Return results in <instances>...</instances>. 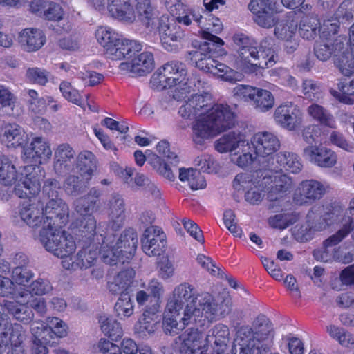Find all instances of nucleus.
Listing matches in <instances>:
<instances>
[{
	"instance_id": "6ab92c4d",
	"label": "nucleus",
	"mask_w": 354,
	"mask_h": 354,
	"mask_svg": "<svg viewBox=\"0 0 354 354\" xmlns=\"http://www.w3.org/2000/svg\"><path fill=\"white\" fill-rule=\"evenodd\" d=\"M142 50V45L135 40L124 39L119 44H113L104 50L106 57L111 60L131 59Z\"/></svg>"
},
{
	"instance_id": "aec40b11",
	"label": "nucleus",
	"mask_w": 354,
	"mask_h": 354,
	"mask_svg": "<svg viewBox=\"0 0 354 354\" xmlns=\"http://www.w3.org/2000/svg\"><path fill=\"white\" fill-rule=\"evenodd\" d=\"M345 48L342 39H332L326 37V35L319 36L314 44V54L316 57L322 62L327 61L332 55H337Z\"/></svg>"
},
{
	"instance_id": "e433bc0d",
	"label": "nucleus",
	"mask_w": 354,
	"mask_h": 354,
	"mask_svg": "<svg viewBox=\"0 0 354 354\" xmlns=\"http://www.w3.org/2000/svg\"><path fill=\"white\" fill-rule=\"evenodd\" d=\"M203 37L207 41L201 43L199 45L198 49L195 51H201V53H205V55H208L214 54L222 55L224 54V49L223 48L224 42L221 38L207 31L203 32Z\"/></svg>"
},
{
	"instance_id": "de8ad7c7",
	"label": "nucleus",
	"mask_w": 354,
	"mask_h": 354,
	"mask_svg": "<svg viewBox=\"0 0 354 354\" xmlns=\"http://www.w3.org/2000/svg\"><path fill=\"white\" fill-rule=\"evenodd\" d=\"M17 180L15 167L5 156H0V184L10 186Z\"/></svg>"
},
{
	"instance_id": "603ef678",
	"label": "nucleus",
	"mask_w": 354,
	"mask_h": 354,
	"mask_svg": "<svg viewBox=\"0 0 354 354\" xmlns=\"http://www.w3.org/2000/svg\"><path fill=\"white\" fill-rule=\"evenodd\" d=\"M148 162L160 175L169 180L174 181L176 176L169 163L165 162L158 156L151 153V156H148Z\"/></svg>"
},
{
	"instance_id": "b1692460",
	"label": "nucleus",
	"mask_w": 354,
	"mask_h": 354,
	"mask_svg": "<svg viewBox=\"0 0 354 354\" xmlns=\"http://www.w3.org/2000/svg\"><path fill=\"white\" fill-rule=\"evenodd\" d=\"M52 151L49 144L41 137L35 138L30 147L24 149V157L35 163H41L50 158Z\"/></svg>"
},
{
	"instance_id": "4d7b16f0",
	"label": "nucleus",
	"mask_w": 354,
	"mask_h": 354,
	"mask_svg": "<svg viewBox=\"0 0 354 354\" xmlns=\"http://www.w3.org/2000/svg\"><path fill=\"white\" fill-rule=\"evenodd\" d=\"M102 260L105 263L109 265H115L118 263H124L125 255L116 245H111L110 246H103L102 249Z\"/></svg>"
},
{
	"instance_id": "c85d7f7f",
	"label": "nucleus",
	"mask_w": 354,
	"mask_h": 354,
	"mask_svg": "<svg viewBox=\"0 0 354 354\" xmlns=\"http://www.w3.org/2000/svg\"><path fill=\"white\" fill-rule=\"evenodd\" d=\"M247 142L243 135L230 132L217 140L214 146L219 153H227L239 149L241 147H247Z\"/></svg>"
},
{
	"instance_id": "f03ea898",
	"label": "nucleus",
	"mask_w": 354,
	"mask_h": 354,
	"mask_svg": "<svg viewBox=\"0 0 354 354\" xmlns=\"http://www.w3.org/2000/svg\"><path fill=\"white\" fill-rule=\"evenodd\" d=\"M235 115L227 104H214L192 125L193 141L198 147H203L206 140L232 128Z\"/></svg>"
},
{
	"instance_id": "ea45409f",
	"label": "nucleus",
	"mask_w": 354,
	"mask_h": 354,
	"mask_svg": "<svg viewBox=\"0 0 354 354\" xmlns=\"http://www.w3.org/2000/svg\"><path fill=\"white\" fill-rule=\"evenodd\" d=\"M178 178L183 183H187L188 185L193 190L203 189L206 186L205 178L201 174V172L194 168L178 169Z\"/></svg>"
},
{
	"instance_id": "6e6d98bb",
	"label": "nucleus",
	"mask_w": 354,
	"mask_h": 354,
	"mask_svg": "<svg viewBox=\"0 0 354 354\" xmlns=\"http://www.w3.org/2000/svg\"><path fill=\"white\" fill-rule=\"evenodd\" d=\"M173 293L176 295L177 298L183 300L186 304L190 301V304L187 305L193 306L194 303H196L198 295L195 288L187 283H183L176 286Z\"/></svg>"
},
{
	"instance_id": "9b49d317",
	"label": "nucleus",
	"mask_w": 354,
	"mask_h": 354,
	"mask_svg": "<svg viewBox=\"0 0 354 354\" xmlns=\"http://www.w3.org/2000/svg\"><path fill=\"white\" fill-rule=\"evenodd\" d=\"M158 31L163 47L169 51L176 50L183 38L181 27L174 20L162 16L159 19Z\"/></svg>"
},
{
	"instance_id": "cd10ccee",
	"label": "nucleus",
	"mask_w": 354,
	"mask_h": 354,
	"mask_svg": "<svg viewBox=\"0 0 354 354\" xmlns=\"http://www.w3.org/2000/svg\"><path fill=\"white\" fill-rule=\"evenodd\" d=\"M1 306L3 308V312L6 310L17 320L24 324L30 322L33 319L34 314L28 306L25 298H23L19 301H4L3 304H1ZM4 317L5 315L3 314Z\"/></svg>"
},
{
	"instance_id": "f3484780",
	"label": "nucleus",
	"mask_w": 354,
	"mask_h": 354,
	"mask_svg": "<svg viewBox=\"0 0 354 354\" xmlns=\"http://www.w3.org/2000/svg\"><path fill=\"white\" fill-rule=\"evenodd\" d=\"M324 192V187L320 182L315 180H303L294 192L293 201L299 205L311 204L320 199Z\"/></svg>"
},
{
	"instance_id": "f8f14e48",
	"label": "nucleus",
	"mask_w": 354,
	"mask_h": 354,
	"mask_svg": "<svg viewBox=\"0 0 354 354\" xmlns=\"http://www.w3.org/2000/svg\"><path fill=\"white\" fill-rule=\"evenodd\" d=\"M248 9L255 15L254 20L259 26L270 28L276 24L273 13L278 8L274 0H251Z\"/></svg>"
},
{
	"instance_id": "49530a36",
	"label": "nucleus",
	"mask_w": 354,
	"mask_h": 354,
	"mask_svg": "<svg viewBox=\"0 0 354 354\" xmlns=\"http://www.w3.org/2000/svg\"><path fill=\"white\" fill-rule=\"evenodd\" d=\"M334 64L345 76H350L354 72V55L348 49L337 53L334 58Z\"/></svg>"
},
{
	"instance_id": "6e6552de",
	"label": "nucleus",
	"mask_w": 354,
	"mask_h": 354,
	"mask_svg": "<svg viewBox=\"0 0 354 354\" xmlns=\"http://www.w3.org/2000/svg\"><path fill=\"white\" fill-rule=\"evenodd\" d=\"M354 240V197L350 201L346 214L342 219V227L324 242V250H315L313 256L317 260L327 262L328 261V248L337 245L350 232Z\"/></svg>"
},
{
	"instance_id": "5701e85b",
	"label": "nucleus",
	"mask_w": 354,
	"mask_h": 354,
	"mask_svg": "<svg viewBox=\"0 0 354 354\" xmlns=\"http://www.w3.org/2000/svg\"><path fill=\"white\" fill-rule=\"evenodd\" d=\"M304 156L321 167H332L337 162V156L326 147H308L304 149Z\"/></svg>"
},
{
	"instance_id": "0eeeda50",
	"label": "nucleus",
	"mask_w": 354,
	"mask_h": 354,
	"mask_svg": "<svg viewBox=\"0 0 354 354\" xmlns=\"http://www.w3.org/2000/svg\"><path fill=\"white\" fill-rule=\"evenodd\" d=\"M234 97L237 99L250 102L258 111L266 112L274 105V97L268 90L248 85H238L233 89Z\"/></svg>"
},
{
	"instance_id": "2f4dec72",
	"label": "nucleus",
	"mask_w": 354,
	"mask_h": 354,
	"mask_svg": "<svg viewBox=\"0 0 354 354\" xmlns=\"http://www.w3.org/2000/svg\"><path fill=\"white\" fill-rule=\"evenodd\" d=\"M3 140L8 147H23L27 142V136L19 125L9 123L3 127Z\"/></svg>"
},
{
	"instance_id": "79ce46f5",
	"label": "nucleus",
	"mask_w": 354,
	"mask_h": 354,
	"mask_svg": "<svg viewBox=\"0 0 354 354\" xmlns=\"http://www.w3.org/2000/svg\"><path fill=\"white\" fill-rule=\"evenodd\" d=\"M90 179L80 178L75 175H69L65 180L63 187L65 192L72 196H77L86 192L88 187Z\"/></svg>"
},
{
	"instance_id": "412c9836",
	"label": "nucleus",
	"mask_w": 354,
	"mask_h": 354,
	"mask_svg": "<svg viewBox=\"0 0 354 354\" xmlns=\"http://www.w3.org/2000/svg\"><path fill=\"white\" fill-rule=\"evenodd\" d=\"M252 144L255 151V155L259 157L269 156L280 147L277 137L269 132L256 133L253 136Z\"/></svg>"
},
{
	"instance_id": "69168bd1",
	"label": "nucleus",
	"mask_w": 354,
	"mask_h": 354,
	"mask_svg": "<svg viewBox=\"0 0 354 354\" xmlns=\"http://www.w3.org/2000/svg\"><path fill=\"white\" fill-rule=\"evenodd\" d=\"M239 150H241V154L236 158V163L240 167L245 168L248 167L259 157L257 155L253 156L251 153V147L248 142H247V147H241ZM239 153V151L235 153V154Z\"/></svg>"
},
{
	"instance_id": "39448f33",
	"label": "nucleus",
	"mask_w": 354,
	"mask_h": 354,
	"mask_svg": "<svg viewBox=\"0 0 354 354\" xmlns=\"http://www.w3.org/2000/svg\"><path fill=\"white\" fill-rule=\"evenodd\" d=\"M237 51L236 64L245 73H254L259 68L272 67L276 62L274 53L266 40L261 42L259 49L253 44Z\"/></svg>"
},
{
	"instance_id": "1a4fd4ad",
	"label": "nucleus",
	"mask_w": 354,
	"mask_h": 354,
	"mask_svg": "<svg viewBox=\"0 0 354 354\" xmlns=\"http://www.w3.org/2000/svg\"><path fill=\"white\" fill-rule=\"evenodd\" d=\"M279 167L268 165L271 174H266L262 180V184L267 187L268 199L276 201L282 197V194L289 190L292 185L291 178L279 170Z\"/></svg>"
},
{
	"instance_id": "f257e3e1",
	"label": "nucleus",
	"mask_w": 354,
	"mask_h": 354,
	"mask_svg": "<svg viewBox=\"0 0 354 354\" xmlns=\"http://www.w3.org/2000/svg\"><path fill=\"white\" fill-rule=\"evenodd\" d=\"M274 330L270 320L263 314L252 322V326H243L236 333L232 354H260L272 344Z\"/></svg>"
},
{
	"instance_id": "a18cd8bd",
	"label": "nucleus",
	"mask_w": 354,
	"mask_h": 354,
	"mask_svg": "<svg viewBox=\"0 0 354 354\" xmlns=\"http://www.w3.org/2000/svg\"><path fill=\"white\" fill-rule=\"evenodd\" d=\"M53 289L50 283L46 279H38L24 290L19 291L17 299L32 298L33 295H42L50 292Z\"/></svg>"
},
{
	"instance_id": "ddd939ff",
	"label": "nucleus",
	"mask_w": 354,
	"mask_h": 354,
	"mask_svg": "<svg viewBox=\"0 0 354 354\" xmlns=\"http://www.w3.org/2000/svg\"><path fill=\"white\" fill-rule=\"evenodd\" d=\"M42 237V245L46 250L58 257L67 258L76 249V244L73 236L64 230H58V234L55 237L53 242H50L45 235H43Z\"/></svg>"
},
{
	"instance_id": "473e14b6",
	"label": "nucleus",
	"mask_w": 354,
	"mask_h": 354,
	"mask_svg": "<svg viewBox=\"0 0 354 354\" xmlns=\"http://www.w3.org/2000/svg\"><path fill=\"white\" fill-rule=\"evenodd\" d=\"M138 243L136 231L131 227L124 230L120 234L115 245L123 252L126 259H130L136 252Z\"/></svg>"
},
{
	"instance_id": "393cba45",
	"label": "nucleus",
	"mask_w": 354,
	"mask_h": 354,
	"mask_svg": "<svg viewBox=\"0 0 354 354\" xmlns=\"http://www.w3.org/2000/svg\"><path fill=\"white\" fill-rule=\"evenodd\" d=\"M109 205L110 212L108 226L113 231H118L122 227L126 217L124 200L120 196L114 194L109 200Z\"/></svg>"
},
{
	"instance_id": "72a5a7b5",
	"label": "nucleus",
	"mask_w": 354,
	"mask_h": 354,
	"mask_svg": "<svg viewBox=\"0 0 354 354\" xmlns=\"http://www.w3.org/2000/svg\"><path fill=\"white\" fill-rule=\"evenodd\" d=\"M134 271L131 269L120 272L114 277L112 281L109 282L108 289L113 295L128 292L127 289L133 282Z\"/></svg>"
},
{
	"instance_id": "09e8293b",
	"label": "nucleus",
	"mask_w": 354,
	"mask_h": 354,
	"mask_svg": "<svg viewBox=\"0 0 354 354\" xmlns=\"http://www.w3.org/2000/svg\"><path fill=\"white\" fill-rule=\"evenodd\" d=\"M115 315L120 319L129 317L133 313V306L129 292L121 294L115 304Z\"/></svg>"
},
{
	"instance_id": "052dcab7",
	"label": "nucleus",
	"mask_w": 354,
	"mask_h": 354,
	"mask_svg": "<svg viewBox=\"0 0 354 354\" xmlns=\"http://www.w3.org/2000/svg\"><path fill=\"white\" fill-rule=\"evenodd\" d=\"M59 90L66 100L83 107L81 95L77 89L73 88L70 82H62L59 85Z\"/></svg>"
},
{
	"instance_id": "e2e57ef3",
	"label": "nucleus",
	"mask_w": 354,
	"mask_h": 354,
	"mask_svg": "<svg viewBox=\"0 0 354 354\" xmlns=\"http://www.w3.org/2000/svg\"><path fill=\"white\" fill-rule=\"evenodd\" d=\"M64 11L62 7L57 3L48 1L43 12L45 19L50 21H61L63 19Z\"/></svg>"
},
{
	"instance_id": "4468645a",
	"label": "nucleus",
	"mask_w": 354,
	"mask_h": 354,
	"mask_svg": "<svg viewBox=\"0 0 354 354\" xmlns=\"http://www.w3.org/2000/svg\"><path fill=\"white\" fill-rule=\"evenodd\" d=\"M143 252L149 257L160 255L167 244L166 235L156 226L147 227L141 239Z\"/></svg>"
},
{
	"instance_id": "58836bf2",
	"label": "nucleus",
	"mask_w": 354,
	"mask_h": 354,
	"mask_svg": "<svg viewBox=\"0 0 354 354\" xmlns=\"http://www.w3.org/2000/svg\"><path fill=\"white\" fill-rule=\"evenodd\" d=\"M40 184L37 180H32L28 175L21 176L14 188V193L19 198L33 199L36 194L39 192Z\"/></svg>"
},
{
	"instance_id": "20e7f679",
	"label": "nucleus",
	"mask_w": 354,
	"mask_h": 354,
	"mask_svg": "<svg viewBox=\"0 0 354 354\" xmlns=\"http://www.w3.org/2000/svg\"><path fill=\"white\" fill-rule=\"evenodd\" d=\"M186 74L185 64L177 61H171L153 74L150 83L157 89H165L178 85L174 91L173 97L180 100L185 98L189 93V87L181 88L180 86L181 84L183 86L187 84V82L183 83Z\"/></svg>"
},
{
	"instance_id": "774afa93",
	"label": "nucleus",
	"mask_w": 354,
	"mask_h": 354,
	"mask_svg": "<svg viewBox=\"0 0 354 354\" xmlns=\"http://www.w3.org/2000/svg\"><path fill=\"white\" fill-rule=\"evenodd\" d=\"M156 322L142 317L138 324L135 326V332L140 337H145L154 333L156 328Z\"/></svg>"
},
{
	"instance_id": "13d9d810",
	"label": "nucleus",
	"mask_w": 354,
	"mask_h": 354,
	"mask_svg": "<svg viewBox=\"0 0 354 354\" xmlns=\"http://www.w3.org/2000/svg\"><path fill=\"white\" fill-rule=\"evenodd\" d=\"M302 91L305 97L310 101H318L323 98L321 84L313 80L303 81Z\"/></svg>"
},
{
	"instance_id": "338daca9",
	"label": "nucleus",
	"mask_w": 354,
	"mask_h": 354,
	"mask_svg": "<svg viewBox=\"0 0 354 354\" xmlns=\"http://www.w3.org/2000/svg\"><path fill=\"white\" fill-rule=\"evenodd\" d=\"M339 29V22L336 19H328L324 21L323 26L319 29L320 35H326V37L332 39H339L335 37Z\"/></svg>"
},
{
	"instance_id": "7ed1b4c3",
	"label": "nucleus",
	"mask_w": 354,
	"mask_h": 354,
	"mask_svg": "<svg viewBox=\"0 0 354 354\" xmlns=\"http://www.w3.org/2000/svg\"><path fill=\"white\" fill-rule=\"evenodd\" d=\"M107 8L112 17L127 22H133L136 14L147 28L153 26L156 16L150 0H108Z\"/></svg>"
},
{
	"instance_id": "a878e982",
	"label": "nucleus",
	"mask_w": 354,
	"mask_h": 354,
	"mask_svg": "<svg viewBox=\"0 0 354 354\" xmlns=\"http://www.w3.org/2000/svg\"><path fill=\"white\" fill-rule=\"evenodd\" d=\"M18 41L24 50L33 52L40 49L46 41L44 32L37 28H26L19 32Z\"/></svg>"
},
{
	"instance_id": "c9c22d12",
	"label": "nucleus",
	"mask_w": 354,
	"mask_h": 354,
	"mask_svg": "<svg viewBox=\"0 0 354 354\" xmlns=\"http://www.w3.org/2000/svg\"><path fill=\"white\" fill-rule=\"evenodd\" d=\"M75 166L81 176L91 179L97 168V161L91 151H84L78 154Z\"/></svg>"
},
{
	"instance_id": "5fc2aeb1",
	"label": "nucleus",
	"mask_w": 354,
	"mask_h": 354,
	"mask_svg": "<svg viewBox=\"0 0 354 354\" xmlns=\"http://www.w3.org/2000/svg\"><path fill=\"white\" fill-rule=\"evenodd\" d=\"M95 37L98 42L104 48L112 46L113 44H119L123 41L119 37V35L115 32L113 31L111 28L106 27L99 28L95 32Z\"/></svg>"
},
{
	"instance_id": "a211bd4d",
	"label": "nucleus",
	"mask_w": 354,
	"mask_h": 354,
	"mask_svg": "<svg viewBox=\"0 0 354 354\" xmlns=\"http://www.w3.org/2000/svg\"><path fill=\"white\" fill-rule=\"evenodd\" d=\"M43 206L38 200L33 199L24 201L19 208L21 218L32 227L42 226L44 223Z\"/></svg>"
},
{
	"instance_id": "4c0bfd02",
	"label": "nucleus",
	"mask_w": 354,
	"mask_h": 354,
	"mask_svg": "<svg viewBox=\"0 0 354 354\" xmlns=\"http://www.w3.org/2000/svg\"><path fill=\"white\" fill-rule=\"evenodd\" d=\"M297 28V21L294 19V14L290 12L276 24L274 35L279 39L287 40L294 37Z\"/></svg>"
},
{
	"instance_id": "a19ab883",
	"label": "nucleus",
	"mask_w": 354,
	"mask_h": 354,
	"mask_svg": "<svg viewBox=\"0 0 354 354\" xmlns=\"http://www.w3.org/2000/svg\"><path fill=\"white\" fill-rule=\"evenodd\" d=\"M75 155V151L67 143L59 145L55 151L54 167L58 172H62L63 168L68 170V162L74 159Z\"/></svg>"
},
{
	"instance_id": "dca6fc26",
	"label": "nucleus",
	"mask_w": 354,
	"mask_h": 354,
	"mask_svg": "<svg viewBox=\"0 0 354 354\" xmlns=\"http://www.w3.org/2000/svg\"><path fill=\"white\" fill-rule=\"evenodd\" d=\"M42 211L44 226H62L68 222V207L61 198L50 199Z\"/></svg>"
},
{
	"instance_id": "3c124183",
	"label": "nucleus",
	"mask_w": 354,
	"mask_h": 354,
	"mask_svg": "<svg viewBox=\"0 0 354 354\" xmlns=\"http://www.w3.org/2000/svg\"><path fill=\"white\" fill-rule=\"evenodd\" d=\"M319 28L320 24L316 18L306 17L301 20L299 33L304 39L311 40L316 37Z\"/></svg>"
},
{
	"instance_id": "2eb2a0df",
	"label": "nucleus",
	"mask_w": 354,
	"mask_h": 354,
	"mask_svg": "<svg viewBox=\"0 0 354 354\" xmlns=\"http://www.w3.org/2000/svg\"><path fill=\"white\" fill-rule=\"evenodd\" d=\"M274 117L277 124L292 131L301 124L302 112L297 105L286 102L275 109Z\"/></svg>"
},
{
	"instance_id": "37998d69",
	"label": "nucleus",
	"mask_w": 354,
	"mask_h": 354,
	"mask_svg": "<svg viewBox=\"0 0 354 354\" xmlns=\"http://www.w3.org/2000/svg\"><path fill=\"white\" fill-rule=\"evenodd\" d=\"M307 113L320 124L330 128L335 127V120L333 116L324 106L317 103H312L307 108Z\"/></svg>"
},
{
	"instance_id": "680f3d73",
	"label": "nucleus",
	"mask_w": 354,
	"mask_h": 354,
	"mask_svg": "<svg viewBox=\"0 0 354 354\" xmlns=\"http://www.w3.org/2000/svg\"><path fill=\"white\" fill-rule=\"evenodd\" d=\"M296 221V217L289 214H279L269 218L270 225L279 229H285Z\"/></svg>"
},
{
	"instance_id": "864d4df0",
	"label": "nucleus",
	"mask_w": 354,
	"mask_h": 354,
	"mask_svg": "<svg viewBox=\"0 0 354 354\" xmlns=\"http://www.w3.org/2000/svg\"><path fill=\"white\" fill-rule=\"evenodd\" d=\"M192 103L195 106L196 111L198 114V117L209 111L214 105L210 94L205 93L204 94H195L190 97Z\"/></svg>"
},
{
	"instance_id": "8fccbe9b",
	"label": "nucleus",
	"mask_w": 354,
	"mask_h": 354,
	"mask_svg": "<svg viewBox=\"0 0 354 354\" xmlns=\"http://www.w3.org/2000/svg\"><path fill=\"white\" fill-rule=\"evenodd\" d=\"M99 254L97 248L93 249L91 247L83 249L77 254L75 265L80 269H86L93 266L96 262Z\"/></svg>"
},
{
	"instance_id": "0e129e2a",
	"label": "nucleus",
	"mask_w": 354,
	"mask_h": 354,
	"mask_svg": "<svg viewBox=\"0 0 354 354\" xmlns=\"http://www.w3.org/2000/svg\"><path fill=\"white\" fill-rule=\"evenodd\" d=\"M49 73L39 68H29L26 71V77L31 82L44 86L48 81Z\"/></svg>"
},
{
	"instance_id": "7c9ffc66",
	"label": "nucleus",
	"mask_w": 354,
	"mask_h": 354,
	"mask_svg": "<svg viewBox=\"0 0 354 354\" xmlns=\"http://www.w3.org/2000/svg\"><path fill=\"white\" fill-rule=\"evenodd\" d=\"M0 328L4 332L7 331L6 339L14 347L21 346L24 339V331L21 325L15 324H10L8 320L3 317V308L0 303Z\"/></svg>"
},
{
	"instance_id": "4be33fe9",
	"label": "nucleus",
	"mask_w": 354,
	"mask_h": 354,
	"mask_svg": "<svg viewBox=\"0 0 354 354\" xmlns=\"http://www.w3.org/2000/svg\"><path fill=\"white\" fill-rule=\"evenodd\" d=\"M205 337L208 347H212L216 354H222L230 342V330L227 326L218 324L209 330Z\"/></svg>"
},
{
	"instance_id": "423d86ee",
	"label": "nucleus",
	"mask_w": 354,
	"mask_h": 354,
	"mask_svg": "<svg viewBox=\"0 0 354 354\" xmlns=\"http://www.w3.org/2000/svg\"><path fill=\"white\" fill-rule=\"evenodd\" d=\"M198 304L187 305L182 321L184 325L194 324L197 327H204L212 322L217 313L218 304L214 297L208 292L198 295Z\"/></svg>"
},
{
	"instance_id": "c03bdc74",
	"label": "nucleus",
	"mask_w": 354,
	"mask_h": 354,
	"mask_svg": "<svg viewBox=\"0 0 354 354\" xmlns=\"http://www.w3.org/2000/svg\"><path fill=\"white\" fill-rule=\"evenodd\" d=\"M100 328L104 334L113 341H118L123 335V330L120 324L113 317L102 315L99 317Z\"/></svg>"
},
{
	"instance_id": "bf43d9fd",
	"label": "nucleus",
	"mask_w": 354,
	"mask_h": 354,
	"mask_svg": "<svg viewBox=\"0 0 354 354\" xmlns=\"http://www.w3.org/2000/svg\"><path fill=\"white\" fill-rule=\"evenodd\" d=\"M78 231L82 236L91 239L95 234L96 221L93 216H84L77 223Z\"/></svg>"
},
{
	"instance_id": "f704fd0d",
	"label": "nucleus",
	"mask_w": 354,
	"mask_h": 354,
	"mask_svg": "<svg viewBox=\"0 0 354 354\" xmlns=\"http://www.w3.org/2000/svg\"><path fill=\"white\" fill-rule=\"evenodd\" d=\"M133 74L145 76L151 73L154 68L153 55L150 52L137 53L133 57Z\"/></svg>"
},
{
	"instance_id": "9d476101",
	"label": "nucleus",
	"mask_w": 354,
	"mask_h": 354,
	"mask_svg": "<svg viewBox=\"0 0 354 354\" xmlns=\"http://www.w3.org/2000/svg\"><path fill=\"white\" fill-rule=\"evenodd\" d=\"M180 354H203L208 348L203 333L198 328H189L175 339Z\"/></svg>"
},
{
	"instance_id": "bb28decb",
	"label": "nucleus",
	"mask_w": 354,
	"mask_h": 354,
	"mask_svg": "<svg viewBox=\"0 0 354 354\" xmlns=\"http://www.w3.org/2000/svg\"><path fill=\"white\" fill-rule=\"evenodd\" d=\"M100 192L95 188L90 189L84 196L81 197L75 202V209L82 216H93L100 207L99 198Z\"/></svg>"
},
{
	"instance_id": "c756f323",
	"label": "nucleus",
	"mask_w": 354,
	"mask_h": 354,
	"mask_svg": "<svg viewBox=\"0 0 354 354\" xmlns=\"http://www.w3.org/2000/svg\"><path fill=\"white\" fill-rule=\"evenodd\" d=\"M272 167H279V170L284 169L286 171L294 174L299 173L302 169V164L298 156L291 152H280L274 158H272Z\"/></svg>"
}]
</instances>
